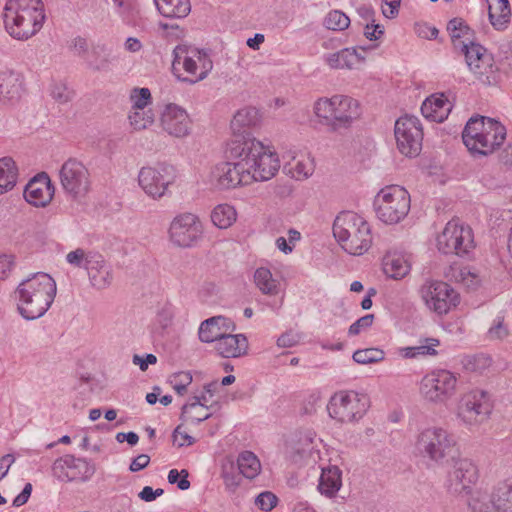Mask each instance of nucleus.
<instances>
[{"label":"nucleus","instance_id":"13","mask_svg":"<svg viewBox=\"0 0 512 512\" xmlns=\"http://www.w3.org/2000/svg\"><path fill=\"white\" fill-rule=\"evenodd\" d=\"M491 403L486 391L473 389L464 393L457 405V418L468 427H476L489 418Z\"/></svg>","mask_w":512,"mask_h":512},{"label":"nucleus","instance_id":"28","mask_svg":"<svg viewBox=\"0 0 512 512\" xmlns=\"http://www.w3.org/2000/svg\"><path fill=\"white\" fill-rule=\"evenodd\" d=\"M359 50L365 52L364 47L343 48L340 51L326 54L324 61L332 69H356L365 62V56Z\"/></svg>","mask_w":512,"mask_h":512},{"label":"nucleus","instance_id":"18","mask_svg":"<svg viewBox=\"0 0 512 512\" xmlns=\"http://www.w3.org/2000/svg\"><path fill=\"white\" fill-rule=\"evenodd\" d=\"M173 66L182 65L185 72L193 78L184 79L190 83H196L205 79L213 68V62L209 55L202 50L187 45H178L174 51Z\"/></svg>","mask_w":512,"mask_h":512},{"label":"nucleus","instance_id":"64","mask_svg":"<svg viewBox=\"0 0 512 512\" xmlns=\"http://www.w3.org/2000/svg\"><path fill=\"white\" fill-rule=\"evenodd\" d=\"M149 462L150 457L148 455L140 454L132 460L129 469L131 472H138L147 467Z\"/></svg>","mask_w":512,"mask_h":512},{"label":"nucleus","instance_id":"52","mask_svg":"<svg viewBox=\"0 0 512 512\" xmlns=\"http://www.w3.org/2000/svg\"><path fill=\"white\" fill-rule=\"evenodd\" d=\"M50 94L52 98L60 104L71 101L74 96V92L63 82L52 84Z\"/></svg>","mask_w":512,"mask_h":512},{"label":"nucleus","instance_id":"42","mask_svg":"<svg viewBox=\"0 0 512 512\" xmlns=\"http://www.w3.org/2000/svg\"><path fill=\"white\" fill-rule=\"evenodd\" d=\"M236 218L237 212L235 208L229 204H219L211 213L213 224L220 229L230 227L236 221Z\"/></svg>","mask_w":512,"mask_h":512},{"label":"nucleus","instance_id":"44","mask_svg":"<svg viewBox=\"0 0 512 512\" xmlns=\"http://www.w3.org/2000/svg\"><path fill=\"white\" fill-rule=\"evenodd\" d=\"M447 30L453 40L454 46L461 47V42H470V28L464 23L461 18H454L449 21Z\"/></svg>","mask_w":512,"mask_h":512},{"label":"nucleus","instance_id":"15","mask_svg":"<svg viewBox=\"0 0 512 512\" xmlns=\"http://www.w3.org/2000/svg\"><path fill=\"white\" fill-rule=\"evenodd\" d=\"M456 387V375L449 370L438 369L423 377L420 393L429 402L443 404L454 396Z\"/></svg>","mask_w":512,"mask_h":512},{"label":"nucleus","instance_id":"61","mask_svg":"<svg viewBox=\"0 0 512 512\" xmlns=\"http://www.w3.org/2000/svg\"><path fill=\"white\" fill-rule=\"evenodd\" d=\"M174 441L178 442V446L182 447L184 445H192L195 440L192 436L188 435L185 432H181V426H177L173 432Z\"/></svg>","mask_w":512,"mask_h":512},{"label":"nucleus","instance_id":"60","mask_svg":"<svg viewBox=\"0 0 512 512\" xmlns=\"http://www.w3.org/2000/svg\"><path fill=\"white\" fill-rule=\"evenodd\" d=\"M164 490L161 488H158L156 490H153L150 486H145L140 493L138 494L139 498L145 502H151L154 501L157 497L163 495Z\"/></svg>","mask_w":512,"mask_h":512},{"label":"nucleus","instance_id":"1","mask_svg":"<svg viewBox=\"0 0 512 512\" xmlns=\"http://www.w3.org/2000/svg\"><path fill=\"white\" fill-rule=\"evenodd\" d=\"M226 155L230 161L220 163L214 170V178L220 189H233L254 181H267L280 168L274 149L256 138L231 139Z\"/></svg>","mask_w":512,"mask_h":512},{"label":"nucleus","instance_id":"12","mask_svg":"<svg viewBox=\"0 0 512 512\" xmlns=\"http://www.w3.org/2000/svg\"><path fill=\"white\" fill-rule=\"evenodd\" d=\"M453 461V465L447 473L445 488L446 491L455 497L471 495L473 487L479 479L478 467L468 458H457Z\"/></svg>","mask_w":512,"mask_h":512},{"label":"nucleus","instance_id":"54","mask_svg":"<svg viewBox=\"0 0 512 512\" xmlns=\"http://www.w3.org/2000/svg\"><path fill=\"white\" fill-rule=\"evenodd\" d=\"M191 382L192 376L189 372H179L170 377V383L179 395H183L186 392L187 386Z\"/></svg>","mask_w":512,"mask_h":512},{"label":"nucleus","instance_id":"25","mask_svg":"<svg viewBox=\"0 0 512 512\" xmlns=\"http://www.w3.org/2000/svg\"><path fill=\"white\" fill-rule=\"evenodd\" d=\"M90 262L86 269L89 282L96 290H104L113 282V270L102 254L96 253L90 256Z\"/></svg>","mask_w":512,"mask_h":512},{"label":"nucleus","instance_id":"46","mask_svg":"<svg viewBox=\"0 0 512 512\" xmlns=\"http://www.w3.org/2000/svg\"><path fill=\"white\" fill-rule=\"evenodd\" d=\"M222 478L229 490H235L241 482V473L237 469V464L230 458H227L222 464Z\"/></svg>","mask_w":512,"mask_h":512},{"label":"nucleus","instance_id":"26","mask_svg":"<svg viewBox=\"0 0 512 512\" xmlns=\"http://www.w3.org/2000/svg\"><path fill=\"white\" fill-rule=\"evenodd\" d=\"M234 322L224 316H214L204 320L199 327L198 335L201 342L216 343L217 339L228 332L235 331Z\"/></svg>","mask_w":512,"mask_h":512},{"label":"nucleus","instance_id":"10","mask_svg":"<svg viewBox=\"0 0 512 512\" xmlns=\"http://www.w3.org/2000/svg\"><path fill=\"white\" fill-rule=\"evenodd\" d=\"M369 405L367 395L353 390H344L331 396L327 411L329 416L338 422L352 423L363 418Z\"/></svg>","mask_w":512,"mask_h":512},{"label":"nucleus","instance_id":"55","mask_svg":"<svg viewBox=\"0 0 512 512\" xmlns=\"http://www.w3.org/2000/svg\"><path fill=\"white\" fill-rule=\"evenodd\" d=\"M277 497L269 491L260 493L255 498V505L262 511H271L277 504Z\"/></svg>","mask_w":512,"mask_h":512},{"label":"nucleus","instance_id":"7","mask_svg":"<svg viewBox=\"0 0 512 512\" xmlns=\"http://www.w3.org/2000/svg\"><path fill=\"white\" fill-rule=\"evenodd\" d=\"M313 109L320 122L332 130L349 127L361 114L359 102L346 95L320 98Z\"/></svg>","mask_w":512,"mask_h":512},{"label":"nucleus","instance_id":"51","mask_svg":"<svg viewBox=\"0 0 512 512\" xmlns=\"http://www.w3.org/2000/svg\"><path fill=\"white\" fill-rule=\"evenodd\" d=\"M131 110L145 109L151 103V92L148 88H134L130 94Z\"/></svg>","mask_w":512,"mask_h":512},{"label":"nucleus","instance_id":"39","mask_svg":"<svg viewBox=\"0 0 512 512\" xmlns=\"http://www.w3.org/2000/svg\"><path fill=\"white\" fill-rule=\"evenodd\" d=\"M488 14L493 27L497 30L504 28L509 21L510 8L508 0H487Z\"/></svg>","mask_w":512,"mask_h":512},{"label":"nucleus","instance_id":"3","mask_svg":"<svg viewBox=\"0 0 512 512\" xmlns=\"http://www.w3.org/2000/svg\"><path fill=\"white\" fill-rule=\"evenodd\" d=\"M4 25L17 40H27L38 33L46 19L42 0H8L4 7Z\"/></svg>","mask_w":512,"mask_h":512},{"label":"nucleus","instance_id":"14","mask_svg":"<svg viewBox=\"0 0 512 512\" xmlns=\"http://www.w3.org/2000/svg\"><path fill=\"white\" fill-rule=\"evenodd\" d=\"M176 169L168 163L142 167L138 174V183L143 191L153 199H160L167 194L168 188L175 182Z\"/></svg>","mask_w":512,"mask_h":512},{"label":"nucleus","instance_id":"62","mask_svg":"<svg viewBox=\"0 0 512 512\" xmlns=\"http://www.w3.org/2000/svg\"><path fill=\"white\" fill-rule=\"evenodd\" d=\"M384 33V28L378 24H367L364 35L369 40H378Z\"/></svg>","mask_w":512,"mask_h":512},{"label":"nucleus","instance_id":"63","mask_svg":"<svg viewBox=\"0 0 512 512\" xmlns=\"http://www.w3.org/2000/svg\"><path fill=\"white\" fill-rule=\"evenodd\" d=\"M297 343L298 337L292 332L284 333L277 339V345L282 348H290L295 346Z\"/></svg>","mask_w":512,"mask_h":512},{"label":"nucleus","instance_id":"6","mask_svg":"<svg viewBox=\"0 0 512 512\" xmlns=\"http://www.w3.org/2000/svg\"><path fill=\"white\" fill-rule=\"evenodd\" d=\"M416 452L436 464L455 460L459 454L456 437L442 427L432 426L421 430L415 440Z\"/></svg>","mask_w":512,"mask_h":512},{"label":"nucleus","instance_id":"37","mask_svg":"<svg viewBox=\"0 0 512 512\" xmlns=\"http://www.w3.org/2000/svg\"><path fill=\"white\" fill-rule=\"evenodd\" d=\"M384 273L393 279H402L410 271V264L402 255L390 254L383 259Z\"/></svg>","mask_w":512,"mask_h":512},{"label":"nucleus","instance_id":"56","mask_svg":"<svg viewBox=\"0 0 512 512\" xmlns=\"http://www.w3.org/2000/svg\"><path fill=\"white\" fill-rule=\"evenodd\" d=\"M188 472L183 469L181 472H178L177 469H171L168 473V482L170 484H177L180 490H187L190 487V482L187 479Z\"/></svg>","mask_w":512,"mask_h":512},{"label":"nucleus","instance_id":"53","mask_svg":"<svg viewBox=\"0 0 512 512\" xmlns=\"http://www.w3.org/2000/svg\"><path fill=\"white\" fill-rule=\"evenodd\" d=\"M509 334L507 325L504 323L502 316H497L487 332V337L490 340H502Z\"/></svg>","mask_w":512,"mask_h":512},{"label":"nucleus","instance_id":"8","mask_svg":"<svg viewBox=\"0 0 512 512\" xmlns=\"http://www.w3.org/2000/svg\"><path fill=\"white\" fill-rule=\"evenodd\" d=\"M410 195L398 185L382 188L374 198L377 218L388 225L401 222L410 210Z\"/></svg>","mask_w":512,"mask_h":512},{"label":"nucleus","instance_id":"32","mask_svg":"<svg viewBox=\"0 0 512 512\" xmlns=\"http://www.w3.org/2000/svg\"><path fill=\"white\" fill-rule=\"evenodd\" d=\"M259 120L258 111L255 108L247 107L237 111L231 121L233 131L232 139L236 138H254L247 129L257 124Z\"/></svg>","mask_w":512,"mask_h":512},{"label":"nucleus","instance_id":"59","mask_svg":"<svg viewBox=\"0 0 512 512\" xmlns=\"http://www.w3.org/2000/svg\"><path fill=\"white\" fill-rule=\"evenodd\" d=\"M133 364L138 365L141 371H146L150 364L157 362V357L153 354H146L145 357L135 354L132 359Z\"/></svg>","mask_w":512,"mask_h":512},{"label":"nucleus","instance_id":"58","mask_svg":"<svg viewBox=\"0 0 512 512\" xmlns=\"http://www.w3.org/2000/svg\"><path fill=\"white\" fill-rule=\"evenodd\" d=\"M373 320H374V315H372V314H367V315L359 318L357 321H355L349 327V330H348L349 335L359 334L362 330H365L368 327H370L373 323Z\"/></svg>","mask_w":512,"mask_h":512},{"label":"nucleus","instance_id":"45","mask_svg":"<svg viewBox=\"0 0 512 512\" xmlns=\"http://www.w3.org/2000/svg\"><path fill=\"white\" fill-rule=\"evenodd\" d=\"M130 125L134 130L140 131L150 127L155 121V114L151 109L131 110L128 116Z\"/></svg>","mask_w":512,"mask_h":512},{"label":"nucleus","instance_id":"47","mask_svg":"<svg viewBox=\"0 0 512 512\" xmlns=\"http://www.w3.org/2000/svg\"><path fill=\"white\" fill-rule=\"evenodd\" d=\"M314 160L309 156H301L294 165L290 168L289 172L292 177L297 180L307 179L314 172Z\"/></svg>","mask_w":512,"mask_h":512},{"label":"nucleus","instance_id":"40","mask_svg":"<svg viewBox=\"0 0 512 512\" xmlns=\"http://www.w3.org/2000/svg\"><path fill=\"white\" fill-rule=\"evenodd\" d=\"M237 469L247 479H254L261 471V463L251 451H243L237 457Z\"/></svg>","mask_w":512,"mask_h":512},{"label":"nucleus","instance_id":"41","mask_svg":"<svg viewBox=\"0 0 512 512\" xmlns=\"http://www.w3.org/2000/svg\"><path fill=\"white\" fill-rule=\"evenodd\" d=\"M17 179L15 163L11 158L0 159V195L11 190Z\"/></svg>","mask_w":512,"mask_h":512},{"label":"nucleus","instance_id":"5","mask_svg":"<svg viewBox=\"0 0 512 512\" xmlns=\"http://www.w3.org/2000/svg\"><path fill=\"white\" fill-rule=\"evenodd\" d=\"M506 138V128L487 117H472L467 122L462 139L473 155L486 156L498 149Z\"/></svg>","mask_w":512,"mask_h":512},{"label":"nucleus","instance_id":"29","mask_svg":"<svg viewBox=\"0 0 512 512\" xmlns=\"http://www.w3.org/2000/svg\"><path fill=\"white\" fill-rule=\"evenodd\" d=\"M214 347L218 355L223 358H237L247 353L248 340L243 334L228 332L220 337V339H217Z\"/></svg>","mask_w":512,"mask_h":512},{"label":"nucleus","instance_id":"30","mask_svg":"<svg viewBox=\"0 0 512 512\" xmlns=\"http://www.w3.org/2000/svg\"><path fill=\"white\" fill-rule=\"evenodd\" d=\"M452 110V104L443 93L433 94L421 106L422 115L434 122H443Z\"/></svg>","mask_w":512,"mask_h":512},{"label":"nucleus","instance_id":"49","mask_svg":"<svg viewBox=\"0 0 512 512\" xmlns=\"http://www.w3.org/2000/svg\"><path fill=\"white\" fill-rule=\"evenodd\" d=\"M349 25V17L340 10L330 11L324 19V26L333 31L345 30Z\"/></svg>","mask_w":512,"mask_h":512},{"label":"nucleus","instance_id":"34","mask_svg":"<svg viewBox=\"0 0 512 512\" xmlns=\"http://www.w3.org/2000/svg\"><path fill=\"white\" fill-rule=\"evenodd\" d=\"M342 487V471L337 466L322 468L317 486L321 495L333 498Z\"/></svg>","mask_w":512,"mask_h":512},{"label":"nucleus","instance_id":"23","mask_svg":"<svg viewBox=\"0 0 512 512\" xmlns=\"http://www.w3.org/2000/svg\"><path fill=\"white\" fill-rule=\"evenodd\" d=\"M159 125L163 132L175 138H184L192 130V121L187 111L174 103L163 106L159 115Z\"/></svg>","mask_w":512,"mask_h":512},{"label":"nucleus","instance_id":"33","mask_svg":"<svg viewBox=\"0 0 512 512\" xmlns=\"http://www.w3.org/2000/svg\"><path fill=\"white\" fill-rule=\"evenodd\" d=\"M207 402V397L204 394L194 396L182 407L181 420L189 424H199L208 419L211 414L208 412Z\"/></svg>","mask_w":512,"mask_h":512},{"label":"nucleus","instance_id":"57","mask_svg":"<svg viewBox=\"0 0 512 512\" xmlns=\"http://www.w3.org/2000/svg\"><path fill=\"white\" fill-rule=\"evenodd\" d=\"M491 365V359L485 355H476L468 357L465 362V367L471 371H481Z\"/></svg>","mask_w":512,"mask_h":512},{"label":"nucleus","instance_id":"11","mask_svg":"<svg viewBox=\"0 0 512 512\" xmlns=\"http://www.w3.org/2000/svg\"><path fill=\"white\" fill-rule=\"evenodd\" d=\"M468 507L471 512H512V482H498L490 491L476 490Z\"/></svg>","mask_w":512,"mask_h":512},{"label":"nucleus","instance_id":"50","mask_svg":"<svg viewBox=\"0 0 512 512\" xmlns=\"http://www.w3.org/2000/svg\"><path fill=\"white\" fill-rule=\"evenodd\" d=\"M95 251H85L82 248H77L66 255V261L75 268L87 269L90 256L96 254Z\"/></svg>","mask_w":512,"mask_h":512},{"label":"nucleus","instance_id":"19","mask_svg":"<svg viewBox=\"0 0 512 512\" xmlns=\"http://www.w3.org/2000/svg\"><path fill=\"white\" fill-rule=\"evenodd\" d=\"M395 139L399 151L407 157L417 156L422 149L423 131L420 120L411 115L400 117L395 122Z\"/></svg>","mask_w":512,"mask_h":512},{"label":"nucleus","instance_id":"27","mask_svg":"<svg viewBox=\"0 0 512 512\" xmlns=\"http://www.w3.org/2000/svg\"><path fill=\"white\" fill-rule=\"evenodd\" d=\"M315 434L311 430L298 431L286 442L285 455L294 463L301 462L312 450Z\"/></svg>","mask_w":512,"mask_h":512},{"label":"nucleus","instance_id":"43","mask_svg":"<svg viewBox=\"0 0 512 512\" xmlns=\"http://www.w3.org/2000/svg\"><path fill=\"white\" fill-rule=\"evenodd\" d=\"M440 342L435 338H426L420 341V344L412 347H404L400 349V353L404 358H416L424 355H436V347Z\"/></svg>","mask_w":512,"mask_h":512},{"label":"nucleus","instance_id":"9","mask_svg":"<svg viewBox=\"0 0 512 512\" xmlns=\"http://www.w3.org/2000/svg\"><path fill=\"white\" fill-rule=\"evenodd\" d=\"M60 186L64 194L74 200L84 199L92 189L89 168L79 159L68 158L58 171Z\"/></svg>","mask_w":512,"mask_h":512},{"label":"nucleus","instance_id":"22","mask_svg":"<svg viewBox=\"0 0 512 512\" xmlns=\"http://www.w3.org/2000/svg\"><path fill=\"white\" fill-rule=\"evenodd\" d=\"M95 465L85 459L66 454L52 464V474L62 482L88 481L95 473Z\"/></svg>","mask_w":512,"mask_h":512},{"label":"nucleus","instance_id":"31","mask_svg":"<svg viewBox=\"0 0 512 512\" xmlns=\"http://www.w3.org/2000/svg\"><path fill=\"white\" fill-rule=\"evenodd\" d=\"M22 81L18 73L10 70L0 72V103L14 104L21 97Z\"/></svg>","mask_w":512,"mask_h":512},{"label":"nucleus","instance_id":"35","mask_svg":"<svg viewBox=\"0 0 512 512\" xmlns=\"http://www.w3.org/2000/svg\"><path fill=\"white\" fill-rule=\"evenodd\" d=\"M115 60L111 47L103 43L93 44L86 56L88 66L95 71H108Z\"/></svg>","mask_w":512,"mask_h":512},{"label":"nucleus","instance_id":"36","mask_svg":"<svg viewBox=\"0 0 512 512\" xmlns=\"http://www.w3.org/2000/svg\"><path fill=\"white\" fill-rule=\"evenodd\" d=\"M158 11L167 18H185L191 11L189 0H154Z\"/></svg>","mask_w":512,"mask_h":512},{"label":"nucleus","instance_id":"21","mask_svg":"<svg viewBox=\"0 0 512 512\" xmlns=\"http://www.w3.org/2000/svg\"><path fill=\"white\" fill-rule=\"evenodd\" d=\"M426 306L438 314H446L459 303L458 293L446 282L426 281L420 288Z\"/></svg>","mask_w":512,"mask_h":512},{"label":"nucleus","instance_id":"38","mask_svg":"<svg viewBox=\"0 0 512 512\" xmlns=\"http://www.w3.org/2000/svg\"><path fill=\"white\" fill-rule=\"evenodd\" d=\"M255 286L261 291L262 294L268 296H275L279 292L280 283L275 279L266 267H259L255 270L253 276Z\"/></svg>","mask_w":512,"mask_h":512},{"label":"nucleus","instance_id":"4","mask_svg":"<svg viewBox=\"0 0 512 512\" xmlns=\"http://www.w3.org/2000/svg\"><path fill=\"white\" fill-rule=\"evenodd\" d=\"M333 235L341 248L351 255H363L372 245L370 224L353 211H342L336 216Z\"/></svg>","mask_w":512,"mask_h":512},{"label":"nucleus","instance_id":"20","mask_svg":"<svg viewBox=\"0 0 512 512\" xmlns=\"http://www.w3.org/2000/svg\"><path fill=\"white\" fill-rule=\"evenodd\" d=\"M168 233L173 245L190 248L202 238L203 225L197 215L182 213L172 220Z\"/></svg>","mask_w":512,"mask_h":512},{"label":"nucleus","instance_id":"24","mask_svg":"<svg viewBox=\"0 0 512 512\" xmlns=\"http://www.w3.org/2000/svg\"><path fill=\"white\" fill-rule=\"evenodd\" d=\"M55 188L46 173H41L28 182L24 190L25 200L35 207H45L53 196Z\"/></svg>","mask_w":512,"mask_h":512},{"label":"nucleus","instance_id":"16","mask_svg":"<svg viewBox=\"0 0 512 512\" xmlns=\"http://www.w3.org/2000/svg\"><path fill=\"white\" fill-rule=\"evenodd\" d=\"M437 247L444 254L467 255L474 248L471 228L452 219L438 235Z\"/></svg>","mask_w":512,"mask_h":512},{"label":"nucleus","instance_id":"48","mask_svg":"<svg viewBox=\"0 0 512 512\" xmlns=\"http://www.w3.org/2000/svg\"><path fill=\"white\" fill-rule=\"evenodd\" d=\"M385 353L378 348L359 349L353 353V360L362 365L377 363L384 360Z\"/></svg>","mask_w":512,"mask_h":512},{"label":"nucleus","instance_id":"17","mask_svg":"<svg viewBox=\"0 0 512 512\" xmlns=\"http://www.w3.org/2000/svg\"><path fill=\"white\" fill-rule=\"evenodd\" d=\"M461 50L465 54L466 63L477 79L485 85H493L498 80V68L493 63V57L482 45L461 42Z\"/></svg>","mask_w":512,"mask_h":512},{"label":"nucleus","instance_id":"2","mask_svg":"<svg viewBox=\"0 0 512 512\" xmlns=\"http://www.w3.org/2000/svg\"><path fill=\"white\" fill-rule=\"evenodd\" d=\"M56 292V282L49 274H32L19 283L14 291L19 314L26 320L42 317L51 307Z\"/></svg>","mask_w":512,"mask_h":512}]
</instances>
